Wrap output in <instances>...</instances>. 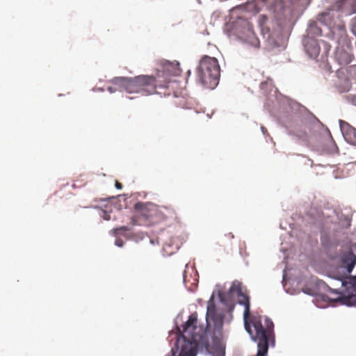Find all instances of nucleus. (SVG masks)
<instances>
[{"label": "nucleus", "instance_id": "nucleus-1", "mask_svg": "<svg viewBox=\"0 0 356 356\" xmlns=\"http://www.w3.org/2000/svg\"><path fill=\"white\" fill-rule=\"evenodd\" d=\"M236 290L237 291L238 304L245 307L243 312L245 328L251 334L252 339L257 341L258 350L256 356H266L270 340L274 337V324L267 317H265L262 322L261 316H250L249 296L243 293L239 286Z\"/></svg>", "mask_w": 356, "mask_h": 356}, {"label": "nucleus", "instance_id": "nucleus-2", "mask_svg": "<svg viewBox=\"0 0 356 356\" xmlns=\"http://www.w3.org/2000/svg\"><path fill=\"white\" fill-rule=\"evenodd\" d=\"M152 81L150 77L139 75L134 77H115L111 81L112 85L107 90L111 93L117 90L124 92L129 95V99H134L137 97L136 95L149 96L153 91Z\"/></svg>", "mask_w": 356, "mask_h": 356}, {"label": "nucleus", "instance_id": "nucleus-3", "mask_svg": "<svg viewBox=\"0 0 356 356\" xmlns=\"http://www.w3.org/2000/svg\"><path fill=\"white\" fill-rule=\"evenodd\" d=\"M180 70L178 63H172L165 61L161 65V68L157 69L154 75L141 74L150 77L152 79V92L149 94L152 95L154 94L163 95L164 96L170 95V92L168 91L170 87H172L174 83L172 81V77L179 76Z\"/></svg>", "mask_w": 356, "mask_h": 356}, {"label": "nucleus", "instance_id": "nucleus-4", "mask_svg": "<svg viewBox=\"0 0 356 356\" xmlns=\"http://www.w3.org/2000/svg\"><path fill=\"white\" fill-rule=\"evenodd\" d=\"M136 214L130 218V225H147L152 222L159 213L163 218H168L175 214V210L171 207L156 206L152 203L138 202L134 206Z\"/></svg>", "mask_w": 356, "mask_h": 356}, {"label": "nucleus", "instance_id": "nucleus-5", "mask_svg": "<svg viewBox=\"0 0 356 356\" xmlns=\"http://www.w3.org/2000/svg\"><path fill=\"white\" fill-rule=\"evenodd\" d=\"M197 77L199 82L205 88H215L220 79V65L218 60L214 57L203 56L197 68Z\"/></svg>", "mask_w": 356, "mask_h": 356}, {"label": "nucleus", "instance_id": "nucleus-6", "mask_svg": "<svg viewBox=\"0 0 356 356\" xmlns=\"http://www.w3.org/2000/svg\"><path fill=\"white\" fill-rule=\"evenodd\" d=\"M330 259L339 265L337 272L331 273L333 278L340 281L343 286L345 280L353 271L356 264V255L351 251H340L337 255L330 254Z\"/></svg>", "mask_w": 356, "mask_h": 356}, {"label": "nucleus", "instance_id": "nucleus-7", "mask_svg": "<svg viewBox=\"0 0 356 356\" xmlns=\"http://www.w3.org/2000/svg\"><path fill=\"white\" fill-rule=\"evenodd\" d=\"M318 20L323 24L327 26L330 29L337 28L339 30L345 31V25L338 17H335L330 10L322 13L318 15Z\"/></svg>", "mask_w": 356, "mask_h": 356}, {"label": "nucleus", "instance_id": "nucleus-8", "mask_svg": "<svg viewBox=\"0 0 356 356\" xmlns=\"http://www.w3.org/2000/svg\"><path fill=\"white\" fill-rule=\"evenodd\" d=\"M223 318L222 314L216 313V307L213 303L208 305L206 316L208 324L211 321L216 330H220L223 325Z\"/></svg>", "mask_w": 356, "mask_h": 356}, {"label": "nucleus", "instance_id": "nucleus-9", "mask_svg": "<svg viewBox=\"0 0 356 356\" xmlns=\"http://www.w3.org/2000/svg\"><path fill=\"white\" fill-rule=\"evenodd\" d=\"M339 124L345 139L349 143L356 145V129L342 120H339Z\"/></svg>", "mask_w": 356, "mask_h": 356}, {"label": "nucleus", "instance_id": "nucleus-10", "mask_svg": "<svg viewBox=\"0 0 356 356\" xmlns=\"http://www.w3.org/2000/svg\"><path fill=\"white\" fill-rule=\"evenodd\" d=\"M356 0H337L332 6L333 10L343 11L346 15H350L356 13V8H350L352 6Z\"/></svg>", "mask_w": 356, "mask_h": 356}, {"label": "nucleus", "instance_id": "nucleus-11", "mask_svg": "<svg viewBox=\"0 0 356 356\" xmlns=\"http://www.w3.org/2000/svg\"><path fill=\"white\" fill-rule=\"evenodd\" d=\"M327 298L330 302H339L341 305L347 306H356V293H351L348 296H343L340 293L338 294L337 298Z\"/></svg>", "mask_w": 356, "mask_h": 356}, {"label": "nucleus", "instance_id": "nucleus-12", "mask_svg": "<svg viewBox=\"0 0 356 356\" xmlns=\"http://www.w3.org/2000/svg\"><path fill=\"white\" fill-rule=\"evenodd\" d=\"M305 47L307 53L311 58H316L320 53V47L318 42L312 38H307L305 41Z\"/></svg>", "mask_w": 356, "mask_h": 356}, {"label": "nucleus", "instance_id": "nucleus-13", "mask_svg": "<svg viewBox=\"0 0 356 356\" xmlns=\"http://www.w3.org/2000/svg\"><path fill=\"white\" fill-rule=\"evenodd\" d=\"M335 58L340 65H346L352 62L353 56L350 52L342 48H338L335 53Z\"/></svg>", "mask_w": 356, "mask_h": 356}, {"label": "nucleus", "instance_id": "nucleus-14", "mask_svg": "<svg viewBox=\"0 0 356 356\" xmlns=\"http://www.w3.org/2000/svg\"><path fill=\"white\" fill-rule=\"evenodd\" d=\"M329 134L330 138L327 141V147L325 148V151L326 152V153L330 154H335L338 152V147L335 142L334 141L333 138H332L330 133Z\"/></svg>", "mask_w": 356, "mask_h": 356}, {"label": "nucleus", "instance_id": "nucleus-15", "mask_svg": "<svg viewBox=\"0 0 356 356\" xmlns=\"http://www.w3.org/2000/svg\"><path fill=\"white\" fill-rule=\"evenodd\" d=\"M308 33L312 36H320L322 35V30L319 28L316 22L310 24L308 29Z\"/></svg>", "mask_w": 356, "mask_h": 356}, {"label": "nucleus", "instance_id": "nucleus-16", "mask_svg": "<svg viewBox=\"0 0 356 356\" xmlns=\"http://www.w3.org/2000/svg\"><path fill=\"white\" fill-rule=\"evenodd\" d=\"M130 230V227H128V226H122V227H118V228H115L113 229V232H114V234L116 236V235H118L122 233V232H127V231H129Z\"/></svg>", "mask_w": 356, "mask_h": 356}, {"label": "nucleus", "instance_id": "nucleus-17", "mask_svg": "<svg viewBox=\"0 0 356 356\" xmlns=\"http://www.w3.org/2000/svg\"><path fill=\"white\" fill-rule=\"evenodd\" d=\"M349 73L352 78L356 81V65H353L350 67Z\"/></svg>", "mask_w": 356, "mask_h": 356}, {"label": "nucleus", "instance_id": "nucleus-18", "mask_svg": "<svg viewBox=\"0 0 356 356\" xmlns=\"http://www.w3.org/2000/svg\"><path fill=\"white\" fill-rule=\"evenodd\" d=\"M115 244L117 246H118V247H120V248H122V247L123 246V245H124V241H123V240H122V239H121V238H117V239L115 240Z\"/></svg>", "mask_w": 356, "mask_h": 356}, {"label": "nucleus", "instance_id": "nucleus-19", "mask_svg": "<svg viewBox=\"0 0 356 356\" xmlns=\"http://www.w3.org/2000/svg\"><path fill=\"white\" fill-rule=\"evenodd\" d=\"M352 32L355 35H356V17L352 26Z\"/></svg>", "mask_w": 356, "mask_h": 356}, {"label": "nucleus", "instance_id": "nucleus-20", "mask_svg": "<svg viewBox=\"0 0 356 356\" xmlns=\"http://www.w3.org/2000/svg\"><path fill=\"white\" fill-rule=\"evenodd\" d=\"M115 186L118 189H122V185L121 183H120L118 181H115Z\"/></svg>", "mask_w": 356, "mask_h": 356}, {"label": "nucleus", "instance_id": "nucleus-21", "mask_svg": "<svg viewBox=\"0 0 356 356\" xmlns=\"http://www.w3.org/2000/svg\"><path fill=\"white\" fill-rule=\"evenodd\" d=\"M248 35H253V31H252V27L251 26H250L248 24Z\"/></svg>", "mask_w": 356, "mask_h": 356}, {"label": "nucleus", "instance_id": "nucleus-22", "mask_svg": "<svg viewBox=\"0 0 356 356\" xmlns=\"http://www.w3.org/2000/svg\"><path fill=\"white\" fill-rule=\"evenodd\" d=\"M235 291V285H234V284H233V285L231 286V288H230V291H231V292H232V291Z\"/></svg>", "mask_w": 356, "mask_h": 356}, {"label": "nucleus", "instance_id": "nucleus-23", "mask_svg": "<svg viewBox=\"0 0 356 356\" xmlns=\"http://www.w3.org/2000/svg\"><path fill=\"white\" fill-rule=\"evenodd\" d=\"M262 17H263L264 19H266V17H265V15H263V16H262Z\"/></svg>", "mask_w": 356, "mask_h": 356}]
</instances>
